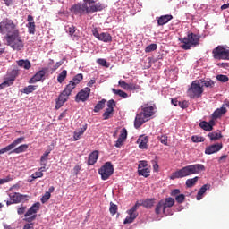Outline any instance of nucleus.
Returning <instances> with one entry per match:
<instances>
[{
  "label": "nucleus",
  "instance_id": "15",
  "mask_svg": "<svg viewBox=\"0 0 229 229\" xmlns=\"http://www.w3.org/2000/svg\"><path fill=\"white\" fill-rule=\"evenodd\" d=\"M93 36L101 40V42H112V35L108 32H102L99 34L98 30L93 31Z\"/></svg>",
  "mask_w": 229,
  "mask_h": 229
},
{
  "label": "nucleus",
  "instance_id": "32",
  "mask_svg": "<svg viewBox=\"0 0 229 229\" xmlns=\"http://www.w3.org/2000/svg\"><path fill=\"white\" fill-rule=\"evenodd\" d=\"M28 144H22L18 148H14L11 153H15L16 155H19L20 153H24L28 151Z\"/></svg>",
  "mask_w": 229,
  "mask_h": 229
},
{
  "label": "nucleus",
  "instance_id": "30",
  "mask_svg": "<svg viewBox=\"0 0 229 229\" xmlns=\"http://www.w3.org/2000/svg\"><path fill=\"white\" fill-rule=\"evenodd\" d=\"M225 113H226V107L217 108L212 114V117H213V119H219V117H221V115H225Z\"/></svg>",
  "mask_w": 229,
  "mask_h": 229
},
{
  "label": "nucleus",
  "instance_id": "52",
  "mask_svg": "<svg viewBox=\"0 0 229 229\" xmlns=\"http://www.w3.org/2000/svg\"><path fill=\"white\" fill-rule=\"evenodd\" d=\"M157 140H159V142H161V144H164V146H167V136L166 135L158 136Z\"/></svg>",
  "mask_w": 229,
  "mask_h": 229
},
{
  "label": "nucleus",
  "instance_id": "49",
  "mask_svg": "<svg viewBox=\"0 0 229 229\" xmlns=\"http://www.w3.org/2000/svg\"><path fill=\"white\" fill-rule=\"evenodd\" d=\"M216 80L218 81H221V83H226V81H228L229 78L226 75L219 74L216 76Z\"/></svg>",
  "mask_w": 229,
  "mask_h": 229
},
{
  "label": "nucleus",
  "instance_id": "35",
  "mask_svg": "<svg viewBox=\"0 0 229 229\" xmlns=\"http://www.w3.org/2000/svg\"><path fill=\"white\" fill-rule=\"evenodd\" d=\"M65 31L70 35V37H76V27L74 25H66Z\"/></svg>",
  "mask_w": 229,
  "mask_h": 229
},
{
  "label": "nucleus",
  "instance_id": "6",
  "mask_svg": "<svg viewBox=\"0 0 229 229\" xmlns=\"http://www.w3.org/2000/svg\"><path fill=\"white\" fill-rule=\"evenodd\" d=\"M215 60H229V50L223 46H218L212 51Z\"/></svg>",
  "mask_w": 229,
  "mask_h": 229
},
{
  "label": "nucleus",
  "instance_id": "3",
  "mask_svg": "<svg viewBox=\"0 0 229 229\" xmlns=\"http://www.w3.org/2000/svg\"><path fill=\"white\" fill-rule=\"evenodd\" d=\"M199 35L194 34L193 32H188L187 36L184 38H180L179 42H181L182 49L184 51H189L191 47H196L199 46Z\"/></svg>",
  "mask_w": 229,
  "mask_h": 229
},
{
  "label": "nucleus",
  "instance_id": "28",
  "mask_svg": "<svg viewBox=\"0 0 229 229\" xmlns=\"http://www.w3.org/2000/svg\"><path fill=\"white\" fill-rule=\"evenodd\" d=\"M208 189H210V184H204L198 191L197 194V199L198 201L201 200L203 199V194H205V192H207V191H208Z\"/></svg>",
  "mask_w": 229,
  "mask_h": 229
},
{
  "label": "nucleus",
  "instance_id": "5",
  "mask_svg": "<svg viewBox=\"0 0 229 229\" xmlns=\"http://www.w3.org/2000/svg\"><path fill=\"white\" fill-rule=\"evenodd\" d=\"M204 90L203 86L199 84V81H193L187 90V95L191 99H198L201 98Z\"/></svg>",
  "mask_w": 229,
  "mask_h": 229
},
{
  "label": "nucleus",
  "instance_id": "59",
  "mask_svg": "<svg viewBox=\"0 0 229 229\" xmlns=\"http://www.w3.org/2000/svg\"><path fill=\"white\" fill-rule=\"evenodd\" d=\"M42 176H44V173L39 172V170L31 175L33 180H37V178H42Z\"/></svg>",
  "mask_w": 229,
  "mask_h": 229
},
{
  "label": "nucleus",
  "instance_id": "19",
  "mask_svg": "<svg viewBox=\"0 0 229 229\" xmlns=\"http://www.w3.org/2000/svg\"><path fill=\"white\" fill-rule=\"evenodd\" d=\"M47 68H43L42 70L38 71L30 80L29 83H37V81H40L44 76H46V72Z\"/></svg>",
  "mask_w": 229,
  "mask_h": 229
},
{
  "label": "nucleus",
  "instance_id": "46",
  "mask_svg": "<svg viewBox=\"0 0 229 229\" xmlns=\"http://www.w3.org/2000/svg\"><path fill=\"white\" fill-rule=\"evenodd\" d=\"M114 115V111L112 109H106L105 113L103 114V118L105 121L110 119Z\"/></svg>",
  "mask_w": 229,
  "mask_h": 229
},
{
  "label": "nucleus",
  "instance_id": "20",
  "mask_svg": "<svg viewBox=\"0 0 229 229\" xmlns=\"http://www.w3.org/2000/svg\"><path fill=\"white\" fill-rule=\"evenodd\" d=\"M27 21H28V24H27V28H28V31L30 33V35H35V28H36V25H35V21H34V18L32 15H28L27 17Z\"/></svg>",
  "mask_w": 229,
  "mask_h": 229
},
{
  "label": "nucleus",
  "instance_id": "8",
  "mask_svg": "<svg viewBox=\"0 0 229 229\" xmlns=\"http://www.w3.org/2000/svg\"><path fill=\"white\" fill-rule=\"evenodd\" d=\"M87 6L88 13H96V12H102L105 10V4L101 3H96L94 0H83Z\"/></svg>",
  "mask_w": 229,
  "mask_h": 229
},
{
  "label": "nucleus",
  "instance_id": "10",
  "mask_svg": "<svg viewBox=\"0 0 229 229\" xmlns=\"http://www.w3.org/2000/svg\"><path fill=\"white\" fill-rule=\"evenodd\" d=\"M11 200L6 201L7 207H10V205L17 204V203H22V201L26 200L28 198V195H22L21 193H13V195H9Z\"/></svg>",
  "mask_w": 229,
  "mask_h": 229
},
{
  "label": "nucleus",
  "instance_id": "44",
  "mask_svg": "<svg viewBox=\"0 0 229 229\" xmlns=\"http://www.w3.org/2000/svg\"><path fill=\"white\" fill-rule=\"evenodd\" d=\"M13 81H15L14 79H9L3 83L0 84V90H3L5 87H10V85H13Z\"/></svg>",
  "mask_w": 229,
  "mask_h": 229
},
{
  "label": "nucleus",
  "instance_id": "16",
  "mask_svg": "<svg viewBox=\"0 0 229 229\" xmlns=\"http://www.w3.org/2000/svg\"><path fill=\"white\" fill-rule=\"evenodd\" d=\"M221 149H223V143L213 144L206 148L205 154L214 155V153H217L218 151H221Z\"/></svg>",
  "mask_w": 229,
  "mask_h": 229
},
{
  "label": "nucleus",
  "instance_id": "45",
  "mask_svg": "<svg viewBox=\"0 0 229 229\" xmlns=\"http://www.w3.org/2000/svg\"><path fill=\"white\" fill-rule=\"evenodd\" d=\"M82 81H83V74L78 73L77 75H75L73 77L72 81H72V83H75V86H76V85L80 84V82Z\"/></svg>",
  "mask_w": 229,
  "mask_h": 229
},
{
  "label": "nucleus",
  "instance_id": "38",
  "mask_svg": "<svg viewBox=\"0 0 229 229\" xmlns=\"http://www.w3.org/2000/svg\"><path fill=\"white\" fill-rule=\"evenodd\" d=\"M199 126L200 128H202V130H204L205 131H212V130H214V128H212V125L208 124V122H200L199 123Z\"/></svg>",
  "mask_w": 229,
  "mask_h": 229
},
{
  "label": "nucleus",
  "instance_id": "39",
  "mask_svg": "<svg viewBox=\"0 0 229 229\" xmlns=\"http://www.w3.org/2000/svg\"><path fill=\"white\" fill-rule=\"evenodd\" d=\"M105 103H106V99L98 101V103L95 106L94 112L98 113L100 110H103L105 108Z\"/></svg>",
  "mask_w": 229,
  "mask_h": 229
},
{
  "label": "nucleus",
  "instance_id": "53",
  "mask_svg": "<svg viewBox=\"0 0 229 229\" xmlns=\"http://www.w3.org/2000/svg\"><path fill=\"white\" fill-rule=\"evenodd\" d=\"M50 198H51V193H49V191L45 192V194L41 198V203H46V201H49Z\"/></svg>",
  "mask_w": 229,
  "mask_h": 229
},
{
  "label": "nucleus",
  "instance_id": "26",
  "mask_svg": "<svg viewBox=\"0 0 229 229\" xmlns=\"http://www.w3.org/2000/svg\"><path fill=\"white\" fill-rule=\"evenodd\" d=\"M163 212L165 213L166 208H171V207H174V199L169 197L163 200Z\"/></svg>",
  "mask_w": 229,
  "mask_h": 229
},
{
  "label": "nucleus",
  "instance_id": "51",
  "mask_svg": "<svg viewBox=\"0 0 229 229\" xmlns=\"http://www.w3.org/2000/svg\"><path fill=\"white\" fill-rule=\"evenodd\" d=\"M191 141L198 143V142H205V138L201 136H192L191 137Z\"/></svg>",
  "mask_w": 229,
  "mask_h": 229
},
{
  "label": "nucleus",
  "instance_id": "64",
  "mask_svg": "<svg viewBox=\"0 0 229 229\" xmlns=\"http://www.w3.org/2000/svg\"><path fill=\"white\" fill-rule=\"evenodd\" d=\"M179 106H180V108H182V109L189 108V102H187L185 100L182 102L179 101Z\"/></svg>",
  "mask_w": 229,
  "mask_h": 229
},
{
  "label": "nucleus",
  "instance_id": "47",
  "mask_svg": "<svg viewBox=\"0 0 229 229\" xmlns=\"http://www.w3.org/2000/svg\"><path fill=\"white\" fill-rule=\"evenodd\" d=\"M157 44L152 43L145 48V53H151L152 51H157Z\"/></svg>",
  "mask_w": 229,
  "mask_h": 229
},
{
  "label": "nucleus",
  "instance_id": "41",
  "mask_svg": "<svg viewBox=\"0 0 229 229\" xmlns=\"http://www.w3.org/2000/svg\"><path fill=\"white\" fill-rule=\"evenodd\" d=\"M34 90H37V86L29 85L21 89V92L23 94H31V92H34Z\"/></svg>",
  "mask_w": 229,
  "mask_h": 229
},
{
  "label": "nucleus",
  "instance_id": "1",
  "mask_svg": "<svg viewBox=\"0 0 229 229\" xmlns=\"http://www.w3.org/2000/svg\"><path fill=\"white\" fill-rule=\"evenodd\" d=\"M201 171H205V165L201 164L189 165L175 172H174L170 177L171 180H176L180 178H187L192 174H199Z\"/></svg>",
  "mask_w": 229,
  "mask_h": 229
},
{
  "label": "nucleus",
  "instance_id": "54",
  "mask_svg": "<svg viewBox=\"0 0 229 229\" xmlns=\"http://www.w3.org/2000/svg\"><path fill=\"white\" fill-rule=\"evenodd\" d=\"M64 59L55 64L54 67L51 69L52 72H55L61 65H64Z\"/></svg>",
  "mask_w": 229,
  "mask_h": 229
},
{
  "label": "nucleus",
  "instance_id": "34",
  "mask_svg": "<svg viewBox=\"0 0 229 229\" xmlns=\"http://www.w3.org/2000/svg\"><path fill=\"white\" fill-rule=\"evenodd\" d=\"M198 180H199V177H198V176L191 178V179H187L186 180V187H188V189L194 187V185H196V183H198Z\"/></svg>",
  "mask_w": 229,
  "mask_h": 229
},
{
  "label": "nucleus",
  "instance_id": "31",
  "mask_svg": "<svg viewBox=\"0 0 229 229\" xmlns=\"http://www.w3.org/2000/svg\"><path fill=\"white\" fill-rule=\"evenodd\" d=\"M140 201L141 203V207H145V208H151V207L155 205V199H147Z\"/></svg>",
  "mask_w": 229,
  "mask_h": 229
},
{
  "label": "nucleus",
  "instance_id": "4",
  "mask_svg": "<svg viewBox=\"0 0 229 229\" xmlns=\"http://www.w3.org/2000/svg\"><path fill=\"white\" fill-rule=\"evenodd\" d=\"M18 31H20L19 26L17 23L13 22V20L4 18L0 22V33L2 35L8 37V35H13V33H17Z\"/></svg>",
  "mask_w": 229,
  "mask_h": 229
},
{
  "label": "nucleus",
  "instance_id": "33",
  "mask_svg": "<svg viewBox=\"0 0 229 229\" xmlns=\"http://www.w3.org/2000/svg\"><path fill=\"white\" fill-rule=\"evenodd\" d=\"M74 89H76L75 83L72 82V81H70L69 84L66 85V87H65L64 91L66 94H68L69 96H71V94L72 93V90H74Z\"/></svg>",
  "mask_w": 229,
  "mask_h": 229
},
{
  "label": "nucleus",
  "instance_id": "21",
  "mask_svg": "<svg viewBox=\"0 0 229 229\" xmlns=\"http://www.w3.org/2000/svg\"><path fill=\"white\" fill-rule=\"evenodd\" d=\"M141 113L149 121V118L155 115V107L153 106H145L142 108Z\"/></svg>",
  "mask_w": 229,
  "mask_h": 229
},
{
  "label": "nucleus",
  "instance_id": "62",
  "mask_svg": "<svg viewBox=\"0 0 229 229\" xmlns=\"http://www.w3.org/2000/svg\"><path fill=\"white\" fill-rule=\"evenodd\" d=\"M148 167V161H140L138 169H144Z\"/></svg>",
  "mask_w": 229,
  "mask_h": 229
},
{
  "label": "nucleus",
  "instance_id": "63",
  "mask_svg": "<svg viewBox=\"0 0 229 229\" xmlns=\"http://www.w3.org/2000/svg\"><path fill=\"white\" fill-rule=\"evenodd\" d=\"M24 212H26V206H21V207L18 208L17 214L19 216H22V214H24Z\"/></svg>",
  "mask_w": 229,
  "mask_h": 229
},
{
  "label": "nucleus",
  "instance_id": "58",
  "mask_svg": "<svg viewBox=\"0 0 229 229\" xmlns=\"http://www.w3.org/2000/svg\"><path fill=\"white\" fill-rule=\"evenodd\" d=\"M175 201H177L179 204L183 203L185 201V196L183 194H179L175 198Z\"/></svg>",
  "mask_w": 229,
  "mask_h": 229
},
{
  "label": "nucleus",
  "instance_id": "50",
  "mask_svg": "<svg viewBox=\"0 0 229 229\" xmlns=\"http://www.w3.org/2000/svg\"><path fill=\"white\" fill-rule=\"evenodd\" d=\"M199 81H200V83H203L204 87H214V81L212 80H209V81L200 80Z\"/></svg>",
  "mask_w": 229,
  "mask_h": 229
},
{
  "label": "nucleus",
  "instance_id": "17",
  "mask_svg": "<svg viewBox=\"0 0 229 229\" xmlns=\"http://www.w3.org/2000/svg\"><path fill=\"white\" fill-rule=\"evenodd\" d=\"M126 139H128V131L126 130V128H123L122 129L118 140L114 144L115 148H121V146L124 144V140H126Z\"/></svg>",
  "mask_w": 229,
  "mask_h": 229
},
{
  "label": "nucleus",
  "instance_id": "36",
  "mask_svg": "<svg viewBox=\"0 0 229 229\" xmlns=\"http://www.w3.org/2000/svg\"><path fill=\"white\" fill-rule=\"evenodd\" d=\"M150 173H151V170L148 167L138 169V174L140 176H144L145 178H148Z\"/></svg>",
  "mask_w": 229,
  "mask_h": 229
},
{
  "label": "nucleus",
  "instance_id": "23",
  "mask_svg": "<svg viewBox=\"0 0 229 229\" xmlns=\"http://www.w3.org/2000/svg\"><path fill=\"white\" fill-rule=\"evenodd\" d=\"M98 158H99V152L98 150L91 152L89 156L88 165H94L98 162Z\"/></svg>",
  "mask_w": 229,
  "mask_h": 229
},
{
  "label": "nucleus",
  "instance_id": "22",
  "mask_svg": "<svg viewBox=\"0 0 229 229\" xmlns=\"http://www.w3.org/2000/svg\"><path fill=\"white\" fill-rule=\"evenodd\" d=\"M137 142L139 144L140 149H148V142H149V138L144 135L140 136Z\"/></svg>",
  "mask_w": 229,
  "mask_h": 229
},
{
  "label": "nucleus",
  "instance_id": "61",
  "mask_svg": "<svg viewBox=\"0 0 229 229\" xmlns=\"http://www.w3.org/2000/svg\"><path fill=\"white\" fill-rule=\"evenodd\" d=\"M180 192V189L172 190L170 196H172L173 198H176V196H179Z\"/></svg>",
  "mask_w": 229,
  "mask_h": 229
},
{
  "label": "nucleus",
  "instance_id": "37",
  "mask_svg": "<svg viewBox=\"0 0 229 229\" xmlns=\"http://www.w3.org/2000/svg\"><path fill=\"white\" fill-rule=\"evenodd\" d=\"M208 137H209L210 140H219L223 137L221 134V131L218 132H210L208 134Z\"/></svg>",
  "mask_w": 229,
  "mask_h": 229
},
{
  "label": "nucleus",
  "instance_id": "43",
  "mask_svg": "<svg viewBox=\"0 0 229 229\" xmlns=\"http://www.w3.org/2000/svg\"><path fill=\"white\" fill-rule=\"evenodd\" d=\"M112 92H114L116 96H120V98H123V99H126V98H128V93L121 89H115L113 88Z\"/></svg>",
  "mask_w": 229,
  "mask_h": 229
},
{
  "label": "nucleus",
  "instance_id": "27",
  "mask_svg": "<svg viewBox=\"0 0 229 229\" xmlns=\"http://www.w3.org/2000/svg\"><path fill=\"white\" fill-rule=\"evenodd\" d=\"M17 65L19 67H23V69H25L26 71H29V69H31V62H30V60L26 59H21L19 61H17Z\"/></svg>",
  "mask_w": 229,
  "mask_h": 229
},
{
  "label": "nucleus",
  "instance_id": "48",
  "mask_svg": "<svg viewBox=\"0 0 229 229\" xmlns=\"http://www.w3.org/2000/svg\"><path fill=\"white\" fill-rule=\"evenodd\" d=\"M109 212L112 214V216H115L117 214V205L114 203H110Z\"/></svg>",
  "mask_w": 229,
  "mask_h": 229
},
{
  "label": "nucleus",
  "instance_id": "13",
  "mask_svg": "<svg viewBox=\"0 0 229 229\" xmlns=\"http://www.w3.org/2000/svg\"><path fill=\"white\" fill-rule=\"evenodd\" d=\"M89 96H90V88L86 87L76 95L75 101L77 103H80V101L85 103L89 99Z\"/></svg>",
  "mask_w": 229,
  "mask_h": 229
},
{
  "label": "nucleus",
  "instance_id": "24",
  "mask_svg": "<svg viewBox=\"0 0 229 229\" xmlns=\"http://www.w3.org/2000/svg\"><path fill=\"white\" fill-rule=\"evenodd\" d=\"M40 210V203L37 202L33 204L28 211L25 213V217H29V216H33V214H37V211Z\"/></svg>",
  "mask_w": 229,
  "mask_h": 229
},
{
  "label": "nucleus",
  "instance_id": "14",
  "mask_svg": "<svg viewBox=\"0 0 229 229\" xmlns=\"http://www.w3.org/2000/svg\"><path fill=\"white\" fill-rule=\"evenodd\" d=\"M69 95L68 93H65L64 91L61 92L58 98L55 100V109L59 110V108H62L67 101H69Z\"/></svg>",
  "mask_w": 229,
  "mask_h": 229
},
{
  "label": "nucleus",
  "instance_id": "25",
  "mask_svg": "<svg viewBox=\"0 0 229 229\" xmlns=\"http://www.w3.org/2000/svg\"><path fill=\"white\" fill-rule=\"evenodd\" d=\"M173 15L171 14H166V15H162L159 18H157V24L158 26H164L169 22V21H172Z\"/></svg>",
  "mask_w": 229,
  "mask_h": 229
},
{
  "label": "nucleus",
  "instance_id": "55",
  "mask_svg": "<svg viewBox=\"0 0 229 229\" xmlns=\"http://www.w3.org/2000/svg\"><path fill=\"white\" fill-rule=\"evenodd\" d=\"M127 90H140V86L133 83H129Z\"/></svg>",
  "mask_w": 229,
  "mask_h": 229
},
{
  "label": "nucleus",
  "instance_id": "56",
  "mask_svg": "<svg viewBox=\"0 0 229 229\" xmlns=\"http://www.w3.org/2000/svg\"><path fill=\"white\" fill-rule=\"evenodd\" d=\"M114 106H115V100L111 99L107 102V110H111L114 112Z\"/></svg>",
  "mask_w": 229,
  "mask_h": 229
},
{
  "label": "nucleus",
  "instance_id": "2",
  "mask_svg": "<svg viewBox=\"0 0 229 229\" xmlns=\"http://www.w3.org/2000/svg\"><path fill=\"white\" fill-rule=\"evenodd\" d=\"M6 45L10 46L13 51H22L24 49V40L21 37V31L4 37Z\"/></svg>",
  "mask_w": 229,
  "mask_h": 229
},
{
  "label": "nucleus",
  "instance_id": "18",
  "mask_svg": "<svg viewBox=\"0 0 229 229\" xmlns=\"http://www.w3.org/2000/svg\"><path fill=\"white\" fill-rule=\"evenodd\" d=\"M148 119L146 118V116L144 115V114H142L141 112L139 113L134 120V128H140V126H142V124H144V123H148Z\"/></svg>",
  "mask_w": 229,
  "mask_h": 229
},
{
  "label": "nucleus",
  "instance_id": "42",
  "mask_svg": "<svg viewBox=\"0 0 229 229\" xmlns=\"http://www.w3.org/2000/svg\"><path fill=\"white\" fill-rule=\"evenodd\" d=\"M65 78H67V70H63L57 76L58 83H64Z\"/></svg>",
  "mask_w": 229,
  "mask_h": 229
},
{
  "label": "nucleus",
  "instance_id": "57",
  "mask_svg": "<svg viewBox=\"0 0 229 229\" xmlns=\"http://www.w3.org/2000/svg\"><path fill=\"white\" fill-rule=\"evenodd\" d=\"M118 85H120V87H121L122 89H123L124 90H128L129 84L126 83V81H123V80H120V81H118Z\"/></svg>",
  "mask_w": 229,
  "mask_h": 229
},
{
  "label": "nucleus",
  "instance_id": "40",
  "mask_svg": "<svg viewBox=\"0 0 229 229\" xmlns=\"http://www.w3.org/2000/svg\"><path fill=\"white\" fill-rule=\"evenodd\" d=\"M164 212V200H160L157 206H156V208H155V213L157 216H160V213Z\"/></svg>",
  "mask_w": 229,
  "mask_h": 229
},
{
  "label": "nucleus",
  "instance_id": "9",
  "mask_svg": "<svg viewBox=\"0 0 229 229\" xmlns=\"http://www.w3.org/2000/svg\"><path fill=\"white\" fill-rule=\"evenodd\" d=\"M139 207H142L140 200L137 201L136 204L127 211L129 216L125 218V220L123 221V225H130L133 221H135V219H137V216H139V213H137V210H139Z\"/></svg>",
  "mask_w": 229,
  "mask_h": 229
},
{
  "label": "nucleus",
  "instance_id": "29",
  "mask_svg": "<svg viewBox=\"0 0 229 229\" xmlns=\"http://www.w3.org/2000/svg\"><path fill=\"white\" fill-rule=\"evenodd\" d=\"M86 131H87V124H85L80 130L75 131L73 132V140H75V141L80 140V138L81 137V135H83V133H85Z\"/></svg>",
  "mask_w": 229,
  "mask_h": 229
},
{
  "label": "nucleus",
  "instance_id": "7",
  "mask_svg": "<svg viewBox=\"0 0 229 229\" xmlns=\"http://www.w3.org/2000/svg\"><path fill=\"white\" fill-rule=\"evenodd\" d=\"M102 180H108L112 174H114V165L111 162H106L104 165L98 169Z\"/></svg>",
  "mask_w": 229,
  "mask_h": 229
},
{
  "label": "nucleus",
  "instance_id": "60",
  "mask_svg": "<svg viewBox=\"0 0 229 229\" xmlns=\"http://www.w3.org/2000/svg\"><path fill=\"white\" fill-rule=\"evenodd\" d=\"M97 63H98L99 65H102V67H109L108 63L105 59H98Z\"/></svg>",
  "mask_w": 229,
  "mask_h": 229
},
{
  "label": "nucleus",
  "instance_id": "11",
  "mask_svg": "<svg viewBox=\"0 0 229 229\" xmlns=\"http://www.w3.org/2000/svg\"><path fill=\"white\" fill-rule=\"evenodd\" d=\"M72 10L75 15H89L87 5L85 2L83 4H77L72 7Z\"/></svg>",
  "mask_w": 229,
  "mask_h": 229
},
{
  "label": "nucleus",
  "instance_id": "12",
  "mask_svg": "<svg viewBox=\"0 0 229 229\" xmlns=\"http://www.w3.org/2000/svg\"><path fill=\"white\" fill-rule=\"evenodd\" d=\"M24 139V137H20L14 140L11 144L0 149V155H4V153H8V151H12V149H14V148H17V146H19V144H22Z\"/></svg>",
  "mask_w": 229,
  "mask_h": 229
}]
</instances>
